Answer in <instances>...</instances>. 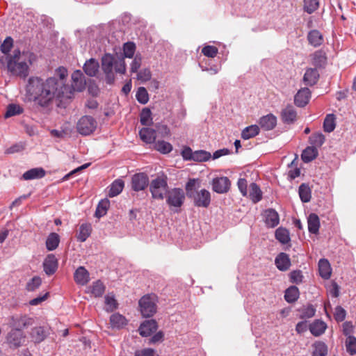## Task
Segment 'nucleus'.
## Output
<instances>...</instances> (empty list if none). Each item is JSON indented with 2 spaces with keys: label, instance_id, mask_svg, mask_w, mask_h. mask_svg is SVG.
Instances as JSON below:
<instances>
[{
  "label": "nucleus",
  "instance_id": "nucleus-1",
  "mask_svg": "<svg viewBox=\"0 0 356 356\" xmlns=\"http://www.w3.org/2000/svg\"><path fill=\"white\" fill-rule=\"evenodd\" d=\"M56 75L47 79L31 76L25 86V101L33 103L40 111H47L56 102L72 98V90L66 84L67 70L58 67Z\"/></svg>",
  "mask_w": 356,
  "mask_h": 356
},
{
  "label": "nucleus",
  "instance_id": "nucleus-2",
  "mask_svg": "<svg viewBox=\"0 0 356 356\" xmlns=\"http://www.w3.org/2000/svg\"><path fill=\"white\" fill-rule=\"evenodd\" d=\"M34 59L35 55L31 52L15 50L8 58L7 69L12 75L24 79L29 75V66Z\"/></svg>",
  "mask_w": 356,
  "mask_h": 356
},
{
  "label": "nucleus",
  "instance_id": "nucleus-3",
  "mask_svg": "<svg viewBox=\"0 0 356 356\" xmlns=\"http://www.w3.org/2000/svg\"><path fill=\"white\" fill-rule=\"evenodd\" d=\"M199 187V179H189L185 187L186 195L193 200L195 207L207 208L211 203V194L206 189L197 191Z\"/></svg>",
  "mask_w": 356,
  "mask_h": 356
},
{
  "label": "nucleus",
  "instance_id": "nucleus-4",
  "mask_svg": "<svg viewBox=\"0 0 356 356\" xmlns=\"http://www.w3.org/2000/svg\"><path fill=\"white\" fill-rule=\"evenodd\" d=\"M168 177L165 175L158 176L149 184V191L154 199L163 200L168 191Z\"/></svg>",
  "mask_w": 356,
  "mask_h": 356
},
{
  "label": "nucleus",
  "instance_id": "nucleus-5",
  "mask_svg": "<svg viewBox=\"0 0 356 356\" xmlns=\"http://www.w3.org/2000/svg\"><path fill=\"white\" fill-rule=\"evenodd\" d=\"M165 197L170 209L177 213L184 203L186 195L183 189L173 188L168 191Z\"/></svg>",
  "mask_w": 356,
  "mask_h": 356
},
{
  "label": "nucleus",
  "instance_id": "nucleus-6",
  "mask_svg": "<svg viewBox=\"0 0 356 356\" xmlns=\"http://www.w3.org/2000/svg\"><path fill=\"white\" fill-rule=\"evenodd\" d=\"M157 296L155 294H147L139 300L140 312L144 317L152 316L157 309Z\"/></svg>",
  "mask_w": 356,
  "mask_h": 356
},
{
  "label": "nucleus",
  "instance_id": "nucleus-7",
  "mask_svg": "<svg viewBox=\"0 0 356 356\" xmlns=\"http://www.w3.org/2000/svg\"><path fill=\"white\" fill-rule=\"evenodd\" d=\"M97 121L90 115L82 116L76 123V130L82 136L92 134L97 128Z\"/></svg>",
  "mask_w": 356,
  "mask_h": 356
},
{
  "label": "nucleus",
  "instance_id": "nucleus-8",
  "mask_svg": "<svg viewBox=\"0 0 356 356\" xmlns=\"http://www.w3.org/2000/svg\"><path fill=\"white\" fill-rule=\"evenodd\" d=\"M33 323L34 319L26 314H16L9 318V325L15 330L22 331Z\"/></svg>",
  "mask_w": 356,
  "mask_h": 356
},
{
  "label": "nucleus",
  "instance_id": "nucleus-9",
  "mask_svg": "<svg viewBox=\"0 0 356 356\" xmlns=\"http://www.w3.org/2000/svg\"><path fill=\"white\" fill-rule=\"evenodd\" d=\"M115 61L114 57L110 54H105L102 58V68L108 84H112L115 81L113 72Z\"/></svg>",
  "mask_w": 356,
  "mask_h": 356
},
{
  "label": "nucleus",
  "instance_id": "nucleus-10",
  "mask_svg": "<svg viewBox=\"0 0 356 356\" xmlns=\"http://www.w3.org/2000/svg\"><path fill=\"white\" fill-rule=\"evenodd\" d=\"M149 183V177L144 172L136 173L131 178V188L134 191L145 190Z\"/></svg>",
  "mask_w": 356,
  "mask_h": 356
},
{
  "label": "nucleus",
  "instance_id": "nucleus-11",
  "mask_svg": "<svg viewBox=\"0 0 356 356\" xmlns=\"http://www.w3.org/2000/svg\"><path fill=\"white\" fill-rule=\"evenodd\" d=\"M72 85L68 86L72 90V96L74 91L81 92L86 88L85 76L81 70H76L72 74Z\"/></svg>",
  "mask_w": 356,
  "mask_h": 356
},
{
  "label": "nucleus",
  "instance_id": "nucleus-12",
  "mask_svg": "<svg viewBox=\"0 0 356 356\" xmlns=\"http://www.w3.org/2000/svg\"><path fill=\"white\" fill-rule=\"evenodd\" d=\"M26 336L22 331L12 330L7 336V342L10 348L20 347L25 341Z\"/></svg>",
  "mask_w": 356,
  "mask_h": 356
},
{
  "label": "nucleus",
  "instance_id": "nucleus-13",
  "mask_svg": "<svg viewBox=\"0 0 356 356\" xmlns=\"http://www.w3.org/2000/svg\"><path fill=\"white\" fill-rule=\"evenodd\" d=\"M280 118L284 124H291L298 120V113L293 106L289 104L282 110Z\"/></svg>",
  "mask_w": 356,
  "mask_h": 356
},
{
  "label": "nucleus",
  "instance_id": "nucleus-14",
  "mask_svg": "<svg viewBox=\"0 0 356 356\" xmlns=\"http://www.w3.org/2000/svg\"><path fill=\"white\" fill-rule=\"evenodd\" d=\"M231 182L227 177L214 178L212 181V188L218 193H227L230 188Z\"/></svg>",
  "mask_w": 356,
  "mask_h": 356
},
{
  "label": "nucleus",
  "instance_id": "nucleus-15",
  "mask_svg": "<svg viewBox=\"0 0 356 356\" xmlns=\"http://www.w3.org/2000/svg\"><path fill=\"white\" fill-rule=\"evenodd\" d=\"M310 90L307 88H303L298 90L294 97V103L298 107L305 106L310 98Z\"/></svg>",
  "mask_w": 356,
  "mask_h": 356
},
{
  "label": "nucleus",
  "instance_id": "nucleus-16",
  "mask_svg": "<svg viewBox=\"0 0 356 356\" xmlns=\"http://www.w3.org/2000/svg\"><path fill=\"white\" fill-rule=\"evenodd\" d=\"M44 271L48 275H53L58 268V259L53 254H49L43 263Z\"/></svg>",
  "mask_w": 356,
  "mask_h": 356
},
{
  "label": "nucleus",
  "instance_id": "nucleus-17",
  "mask_svg": "<svg viewBox=\"0 0 356 356\" xmlns=\"http://www.w3.org/2000/svg\"><path fill=\"white\" fill-rule=\"evenodd\" d=\"M158 327L157 323L155 320L151 319L143 322L139 327V333L143 337L150 336L154 333Z\"/></svg>",
  "mask_w": 356,
  "mask_h": 356
},
{
  "label": "nucleus",
  "instance_id": "nucleus-18",
  "mask_svg": "<svg viewBox=\"0 0 356 356\" xmlns=\"http://www.w3.org/2000/svg\"><path fill=\"white\" fill-rule=\"evenodd\" d=\"M264 217L265 223L268 227H275L280 222L279 215L275 209H266L264 211Z\"/></svg>",
  "mask_w": 356,
  "mask_h": 356
},
{
  "label": "nucleus",
  "instance_id": "nucleus-19",
  "mask_svg": "<svg viewBox=\"0 0 356 356\" xmlns=\"http://www.w3.org/2000/svg\"><path fill=\"white\" fill-rule=\"evenodd\" d=\"M276 267L281 271L287 270L291 266V259L286 253H280L275 259Z\"/></svg>",
  "mask_w": 356,
  "mask_h": 356
},
{
  "label": "nucleus",
  "instance_id": "nucleus-20",
  "mask_svg": "<svg viewBox=\"0 0 356 356\" xmlns=\"http://www.w3.org/2000/svg\"><path fill=\"white\" fill-rule=\"evenodd\" d=\"M277 124V118L273 114H268L259 120V125L266 131L273 129Z\"/></svg>",
  "mask_w": 356,
  "mask_h": 356
},
{
  "label": "nucleus",
  "instance_id": "nucleus-21",
  "mask_svg": "<svg viewBox=\"0 0 356 356\" xmlns=\"http://www.w3.org/2000/svg\"><path fill=\"white\" fill-rule=\"evenodd\" d=\"M312 63L316 67H323L325 66L327 62L326 54L323 50L316 51L311 56Z\"/></svg>",
  "mask_w": 356,
  "mask_h": 356
},
{
  "label": "nucleus",
  "instance_id": "nucleus-22",
  "mask_svg": "<svg viewBox=\"0 0 356 356\" xmlns=\"http://www.w3.org/2000/svg\"><path fill=\"white\" fill-rule=\"evenodd\" d=\"M318 271L320 276L328 280L332 274V268L329 261L326 259H321L318 261Z\"/></svg>",
  "mask_w": 356,
  "mask_h": 356
},
{
  "label": "nucleus",
  "instance_id": "nucleus-23",
  "mask_svg": "<svg viewBox=\"0 0 356 356\" xmlns=\"http://www.w3.org/2000/svg\"><path fill=\"white\" fill-rule=\"evenodd\" d=\"M74 281L80 285H85L89 281V273L83 266L79 267L74 275Z\"/></svg>",
  "mask_w": 356,
  "mask_h": 356
},
{
  "label": "nucleus",
  "instance_id": "nucleus-24",
  "mask_svg": "<svg viewBox=\"0 0 356 356\" xmlns=\"http://www.w3.org/2000/svg\"><path fill=\"white\" fill-rule=\"evenodd\" d=\"M99 65L95 58H90L87 60L83 65L85 73L89 76H95L98 72Z\"/></svg>",
  "mask_w": 356,
  "mask_h": 356
},
{
  "label": "nucleus",
  "instance_id": "nucleus-25",
  "mask_svg": "<svg viewBox=\"0 0 356 356\" xmlns=\"http://www.w3.org/2000/svg\"><path fill=\"white\" fill-rule=\"evenodd\" d=\"M141 140L146 143H153L156 138V131L151 128H143L139 131Z\"/></svg>",
  "mask_w": 356,
  "mask_h": 356
},
{
  "label": "nucleus",
  "instance_id": "nucleus-26",
  "mask_svg": "<svg viewBox=\"0 0 356 356\" xmlns=\"http://www.w3.org/2000/svg\"><path fill=\"white\" fill-rule=\"evenodd\" d=\"M326 328V323L320 320H316L309 325V330L311 333L315 337H318L323 334L325 332Z\"/></svg>",
  "mask_w": 356,
  "mask_h": 356
},
{
  "label": "nucleus",
  "instance_id": "nucleus-27",
  "mask_svg": "<svg viewBox=\"0 0 356 356\" xmlns=\"http://www.w3.org/2000/svg\"><path fill=\"white\" fill-rule=\"evenodd\" d=\"M307 40L309 43L314 47H319L323 42L322 34L316 29L312 30L308 33Z\"/></svg>",
  "mask_w": 356,
  "mask_h": 356
},
{
  "label": "nucleus",
  "instance_id": "nucleus-28",
  "mask_svg": "<svg viewBox=\"0 0 356 356\" xmlns=\"http://www.w3.org/2000/svg\"><path fill=\"white\" fill-rule=\"evenodd\" d=\"M318 77L319 74L316 69L309 68L304 74L303 81L305 84L313 86L317 82Z\"/></svg>",
  "mask_w": 356,
  "mask_h": 356
},
{
  "label": "nucleus",
  "instance_id": "nucleus-29",
  "mask_svg": "<svg viewBox=\"0 0 356 356\" xmlns=\"http://www.w3.org/2000/svg\"><path fill=\"white\" fill-rule=\"evenodd\" d=\"M127 321L124 316L119 313H115L110 317V324L113 328L121 329L125 326Z\"/></svg>",
  "mask_w": 356,
  "mask_h": 356
},
{
  "label": "nucleus",
  "instance_id": "nucleus-30",
  "mask_svg": "<svg viewBox=\"0 0 356 356\" xmlns=\"http://www.w3.org/2000/svg\"><path fill=\"white\" fill-rule=\"evenodd\" d=\"M45 175V170L42 168H32L23 174L25 180L42 178Z\"/></svg>",
  "mask_w": 356,
  "mask_h": 356
},
{
  "label": "nucleus",
  "instance_id": "nucleus-31",
  "mask_svg": "<svg viewBox=\"0 0 356 356\" xmlns=\"http://www.w3.org/2000/svg\"><path fill=\"white\" fill-rule=\"evenodd\" d=\"M308 229L310 233L317 234L320 227V220L316 213H311L308 217Z\"/></svg>",
  "mask_w": 356,
  "mask_h": 356
},
{
  "label": "nucleus",
  "instance_id": "nucleus-32",
  "mask_svg": "<svg viewBox=\"0 0 356 356\" xmlns=\"http://www.w3.org/2000/svg\"><path fill=\"white\" fill-rule=\"evenodd\" d=\"M24 112V108L22 106L17 104H9L6 107V111L4 113L5 118H9L13 116L19 115Z\"/></svg>",
  "mask_w": 356,
  "mask_h": 356
},
{
  "label": "nucleus",
  "instance_id": "nucleus-33",
  "mask_svg": "<svg viewBox=\"0 0 356 356\" xmlns=\"http://www.w3.org/2000/svg\"><path fill=\"white\" fill-rule=\"evenodd\" d=\"M92 232L91 225L89 223L81 224L79 229L77 239L81 242H84L90 236Z\"/></svg>",
  "mask_w": 356,
  "mask_h": 356
},
{
  "label": "nucleus",
  "instance_id": "nucleus-34",
  "mask_svg": "<svg viewBox=\"0 0 356 356\" xmlns=\"http://www.w3.org/2000/svg\"><path fill=\"white\" fill-rule=\"evenodd\" d=\"M318 149L316 147H307L303 150L301 157L304 162L309 163L314 160L318 156Z\"/></svg>",
  "mask_w": 356,
  "mask_h": 356
},
{
  "label": "nucleus",
  "instance_id": "nucleus-35",
  "mask_svg": "<svg viewBox=\"0 0 356 356\" xmlns=\"http://www.w3.org/2000/svg\"><path fill=\"white\" fill-rule=\"evenodd\" d=\"M300 296L299 289L296 286H291L289 287L284 294L285 300L289 303L296 302Z\"/></svg>",
  "mask_w": 356,
  "mask_h": 356
},
{
  "label": "nucleus",
  "instance_id": "nucleus-36",
  "mask_svg": "<svg viewBox=\"0 0 356 356\" xmlns=\"http://www.w3.org/2000/svg\"><path fill=\"white\" fill-rule=\"evenodd\" d=\"M60 243V236L58 234L52 232L49 234L46 240V248L49 251L56 250Z\"/></svg>",
  "mask_w": 356,
  "mask_h": 356
},
{
  "label": "nucleus",
  "instance_id": "nucleus-37",
  "mask_svg": "<svg viewBox=\"0 0 356 356\" xmlns=\"http://www.w3.org/2000/svg\"><path fill=\"white\" fill-rule=\"evenodd\" d=\"M298 193L300 198L303 202H309L312 198V190L308 184H302L299 186Z\"/></svg>",
  "mask_w": 356,
  "mask_h": 356
},
{
  "label": "nucleus",
  "instance_id": "nucleus-38",
  "mask_svg": "<svg viewBox=\"0 0 356 356\" xmlns=\"http://www.w3.org/2000/svg\"><path fill=\"white\" fill-rule=\"evenodd\" d=\"M124 186V182L122 179L115 180L110 186L109 197H113L119 195L122 191Z\"/></svg>",
  "mask_w": 356,
  "mask_h": 356
},
{
  "label": "nucleus",
  "instance_id": "nucleus-39",
  "mask_svg": "<svg viewBox=\"0 0 356 356\" xmlns=\"http://www.w3.org/2000/svg\"><path fill=\"white\" fill-rule=\"evenodd\" d=\"M249 197L254 203H257L261 200L262 193L260 188L257 184H250Z\"/></svg>",
  "mask_w": 356,
  "mask_h": 356
},
{
  "label": "nucleus",
  "instance_id": "nucleus-40",
  "mask_svg": "<svg viewBox=\"0 0 356 356\" xmlns=\"http://www.w3.org/2000/svg\"><path fill=\"white\" fill-rule=\"evenodd\" d=\"M31 337L35 343H40L46 338V333L42 327H35L31 330Z\"/></svg>",
  "mask_w": 356,
  "mask_h": 356
},
{
  "label": "nucleus",
  "instance_id": "nucleus-41",
  "mask_svg": "<svg viewBox=\"0 0 356 356\" xmlns=\"http://www.w3.org/2000/svg\"><path fill=\"white\" fill-rule=\"evenodd\" d=\"M259 133V127L257 125H250L245 127L241 133V138L248 140L258 135Z\"/></svg>",
  "mask_w": 356,
  "mask_h": 356
},
{
  "label": "nucleus",
  "instance_id": "nucleus-42",
  "mask_svg": "<svg viewBox=\"0 0 356 356\" xmlns=\"http://www.w3.org/2000/svg\"><path fill=\"white\" fill-rule=\"evenodd\" d=\"M325 140V136L320 132L312 134L309 138V142L312 147H316V149L323 145Z\"/></svg>",
  "mask_w": 356,
  "mask_h": 356
},
{
  "label": "nucleus",
  "instance_id": "nucleus-43",
  "mask_svg": "<svg viewBox=\"0 0 356 356\" xmlns=\"http://www.w3.org/2000/svg\"><path fill=\"white\" fill-rule=\"evenodd\" d=\"M335 115L334 114H327L323 122V130L325 132L330 133L333 131L336 127Z\"/></svg>",
  "mask_w": 356,
  "mask_h": 356
},
{
  "label": "nucleus",
  "instance_id": "nucleus-44",
  "mask_svg": "<svg viewBox=\"0 0 356 356\" xmlns=\"http://www.w3.org/2000/svg\"><path fill=\"white\" fill-rule=\"evenodd\" d=\"M275 238L282 244H286L290 241L289 231L283 227H279L275 231Z\"/></svg>",
  "mask_w": 356,
  "mask_h": 356
},
{
  "label": "nucleus",
  "instance_id": "nucleus-45",
  "mask_svg": "<svg viewBox=\"0 0 356 356\" xmlns=\"http://www.w3.org/2000/svg\"><path fill=\"white\" fill-rule=\"evenodd\" d=\"M314 350L312 353L313 356H326L327 354V346L322 342L318 341L313 345Z\"/></svg>",
  "mask_w": 356,
  "mask_h": 356
},
{
  "label": "nucleus",
  "instance_id": "nucleus-46",
  "mask_svg": "<svg viewBox=\"0 0 356 356\" xmlns=\"http://www.w3.org/2000/svg\"><path fill=\"white\" fill-rule=\"evenodd\" d=\"M110 207V202L107 199L102 200L96 209L95 216L100 218L106 214L107 210Z\"/></svg>",
  "mask_w": 356,
  "mask_h": 356
},
{
  "label": "nucleus",
  "instance_id": "nucleus-47",
  "mask_svg": "<svg viewBox=\"0 0 356 356\" xmlns=\"http://www.w3.org/2000/svg\"><path fill=\"white\" fill-rule=\"evenodd\" d=\"M300 318L307 319L313 317L315 315L316 309L312 305H308L299 309Z\"/></svg>",
  "mask_w": 356,
  "mask_h": 356
},
{
  "label": "nucleus",
  "instance_id": "nucleus-48",
  "mask_svg": "<svg viewBox=\"0 0 356 356\" xmlns=\"http://www.w3.org/2000/svg\"><path fill=\"white\" fill-rule=\"evenodd\" d=\"M106 287L100 281L95 282L91 286V293L95 297H101L105 292Z\"/></svg>",
  "mask_w": 356,
  "mask_h": 356
},
{
  "label": "nucleus",
  "instance_id": "nucleus-49",
  "mask_svg": "<svg viewBox=\"0 0 356 356\" xmlns=\"http://www.w3.org/2000/svg\"><path fill=\"white\" fill-rule=\"evenodd\" d=\"M154 149L162 154H168L172 149V145L164 140H159L154 144Z\"/></svg>",
  "mask_w": 356,
  "mask_h": 356
},
{
  "label": "nucleus",
  "instance_id": "nucleus-50",
  "mask_svg": "<svg viewBox=\"0 0 356 356\" xmlns=\"http://www.w3.org/2000/svg\"><path fill=\"white\" fill-rule=\"evenodd\" d=\"M140 123L143 125L147 126L152 123V112L149 108H144L140 115Z\"/></svg>",
  "mask_w": 356,
  "mask_h": 356
},
{
  "label": "nucleus",
  "instance_id": "nucleus-51",
  "mask_svg": "<svg viewBox=\"0 0 356 356\" xmlns=\"http://www.w3.org/2000/svg\"><path fill=\"white\" fill-rule=\"evenodd\" d=\"M136 44L133 42H127L123 44V56L125 58H133L136 51Z\"/></svg>",
  "mask_w": 356,
  "mask_h": 356
},
{
  "label": "nucleus",
  "instance_id": "nucleus-52",
  "mask_svg": "<svg viewBox=\"0 0 356 356\" xmlns=\"http://www.w3.org/2000/svg\"><path fill=\"white\" fill-rule=\"evenodd\" d=\"M303 8L309 14L313 13L319 7L318 0H304Z\"/></svg>",
  "mask_w": 356,
  "mask_h": 356
},
{
  "label": "nucleus",
  "instance_id": "nucleus-53",
  "mask_svg": "<svg viewBox=\"0 0 356 356\" xmlns=\"http://www.w3.org/2000/svg\"><path fill=\"white\" fill-rule=\"evenodd\" d=\"M345 346L346 351L350 355H354L356 354V337H346L345 341Z\"/></svg>",
  "mask_w": 356,
  "mask_h": 356
},
{
  "label": "nucleus",
  "instance_id": "nucleus-54",
  "mask_svg": "<svg viewBox=\"0 0 356 356\" xmlns=\"http://www.w3.org/2000/svg\"><path fill=\"white\" fill-rule=\"evenodd\" d=\"M42 284V279L39 276H35L30 280L26 285L28 291H34L40 287Z\"/></svg>",
  "mask_w": 356,
  "mask_h": 356
},
{
  "label": "nucleus",
  "instance_id": "nucleus-55",
  "mask_svg": "<svg viewBox=\"0 0 356 356\" xmlns=\"http://www.w3.org/2000/svg\"><path fill=\"white\" fill-rule=\"evenodd\" d=\"M136 97L138 102L143 104H145L149 100L147 91L144 87H140L138 89Z\"/></svg>",
  "mask_w": 356,
  "mask_h": 356
},
{
  "label": "nucleus",
  "instance_id": "nucleus-56",
  "mask_svg": "<svg viewBox=\"0 0 356 356\" xmlns=\"http://www.w3.org/2000/svg\"><path fill=\"white\" fill-rule=\"evenodd\" d=\"M202 53L207 57L214 58L218 54V49L215 46L207 45L202 49Z\"/></svg>",
  "mask_w": 356,
  "mask_h": 356
},
{
  "label": "nucleus",
  "instance_id": "nucleus-57",
  "mask_svg": "<svg viewBox=\"0 0 356 356\" xmlns=\"http://www.w3.org/2000/svg\"><path fill=\"white\" fill-rule=\"evenodd\" d=\"M105 304L108 312H113L118 307V302L113 296H105Z\"/></svg>",
  "mask_w": 356,
  "mask_h": 356
},
{
  "label": "nucleus",
  "instance_id": "nucleus-58",
  "mask_svg": "<svg viewBox=\"0 0 356 356\" xmlns=\"http://www.w3.org/2000/svg\"><path fill=\"white\" fill-rule=\"evenodd\" d=\"M211 154L204 151V150H200L196 151L194 152L193 154V161H205L210 159Z\"/></svg>",
  "mask_w": 356,
  "mask_h": 356
},
{
  "label": "nucleus",
  "instance_id": "nucleus-59",
  "mask_svg": "<svg viewBox=\"0 0 356 356\" xmlns=\"http://www.w3.org/2000/svg\"><path fill=\"white\" fill-rule=\"evenodd\" d=\"M142 64V56L140 54H136L133 61L131 63L130 70L131 73L137 72Z\"/></svg>",
  "mask_w": 356,
  "mask_h": 356
},
{
  "label": "nucleus",
  "instance_id": "nucleus-60",
  "mask_svg": "<svg viewBox=\"0 0 356 356\" xmlns=\"http://www.w3.org/2000/svg\"><path fill=\"white\" fill-rule=\"evenodd\" d=\"M113 68L115 69L117 73H120L122 74H125L127 67L124 58H121L119 60H116L115 61Z\"/></svg>",
  "mask_w": 356,
  "mask_h": 356
},
{
  "label": "nucleus",
  "instance_id": "nucleus-61",
  "mask_svg": "<svg viewBox=\"0 0 356 356\" xmlns=\"http://www.w3.org/2000/svg\"><path fill=\"white\" fill-rule=\"evenodd\" d=\"M346 316V310L343 307H341V306H337L335 308L334 316V319L337 322L343 321L345 319Z\"/></svg>",
  "mask_w": 356,
  "mask_h": 356
},
{
  "label": "nucleus",
  "instance_id": "nucleus-62",
  "mask_svg": "<svg viewBox=\"0 0 356 356\" xmlns=\"http://www.w3.org/2000/svg\"><path fill=\"white\" fill-rule=\"evenodd\" d=\"M151 77L152 73L149 69H143L137 74L138 79L143 82L150 80Z\"/></svg>",
  "mask_w": 356,
  "mask_h": 356
},
{
  "label": "nucleus",
  "instance_id": "nucleus-63",
  "mask_svg": "<svg viewBox=\"0 0 356 356\" xmlns=\"http://www.w3.org/2000/svg\"><path fill=\"white\" fill-rule=\"evenodd\" d=\"M302 274L299 270H293L290 273V281L292 283L300 284L302 281Z\"/></svg>",
  "mask_w": 356,
  "mask_h": 356
},
{
  "label": "nucleus",
  "instance_id": "nucleus-64",
  "mask_svg": "<svg viewBox=\"0 0 356 356\" xmlns=\"http://www.w3.org/2000/svg\"><path fill=\"white\" fill-rule=\"evenodd\" d=\"M13 40L10 37H7L1 45V50L3 53H8L13 47Z\"/></svg>",
  "mask_w": 356,
  "mask_h": 356
}]
</instances>
